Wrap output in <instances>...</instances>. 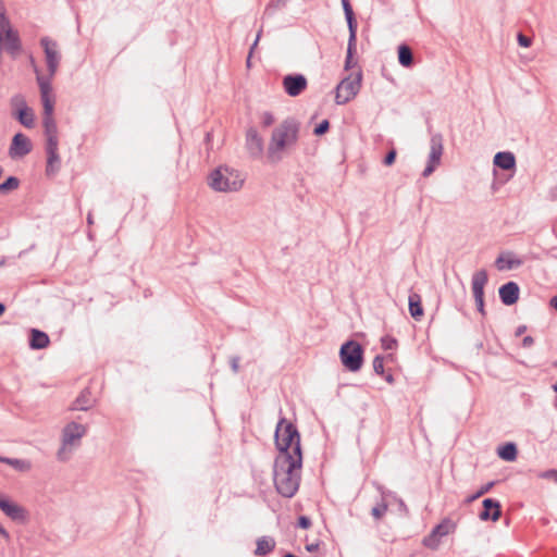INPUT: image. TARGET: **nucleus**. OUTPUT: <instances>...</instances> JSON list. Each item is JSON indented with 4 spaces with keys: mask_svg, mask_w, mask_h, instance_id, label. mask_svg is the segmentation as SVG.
<instances>
[{
    "mask_svg": "<svg viewBox=\"0 0 557 557\" xmlns=\"http://www.w3.org/2000/svg\"><path fill=\"white\" fill-rule=\"evenodd\" d=\"M302 455L277 454L274 461L273 480L276 491L284 497H293L299 488Z\"/></svg>",
    "mask_w": 557,
    "mask_h": 557,
    "instance_id": "obj_1",
    "label": "nucleus"
},
{
    "mask_svg": "<svg viewBox=\"0 0 557 557\" xmlns=\"http://www.w3.org/2000/svg\"><path fill=\"white\" fill-rule=\"evenodd\" d=\"M300 124L294 117H287L276 125L271 133L267 147V159L271 163L282 161L297 145Z\"/></svg>",
    "mask_w": 557,
    "mask_h": 557,
    "instance_id": "obj_2",
    "label": "nucleus"
},
{
    "mask_svg": "<svg viewBox=\"0 0 557 557\" xmlns=\"http://www.w3.org/2000/svg\"><path fill=\"white\" fill-rule=\"evenodd\" d=\"M87 432L85 424L76 421L66 423L61 431L60 446L57 451L59 461H67L81 446L82 438Z\"/></svg>",
    "mask_w": 557,
    "mask_h": 557,
    "instance_id": "obj_3",
    "label": "nucleus"
},
{
    "mask_svg": "<svg viewBox=\"0 0 557 557\" xmlns=\"http://www.w3.org/2000/svg\"><path fill=\"white\" fill-rule=\"evenodd\" d=\"M208 184L215 191L232 193L243 187L244 178L237 170L220 166L210 173Z\"/></svg>",
    "mask_w": 557,
    "mask_h": 557,
    "instance_id": "obj_4",
    "label": "nucleus"
},
{
    "mask_svg": "<svg viewBox=\"0 0 557 557\" xmlns=\"http://www.w3.org/2000/svg\"><path fill=\"white\" fill-rule=\"evenodd\" d=\"M275 445L278 454L301 455L300 435L296 428L285 419H282L276 425Z\"/></svg>",
    "mask_w": 557,
    "mask_h": 557,
    "instance_id": "obj_5",
    "label": "nucleus"
},
{
    "mask_svg": "<svg viewBox=\"0 0 557 557\" xmlns=\"http://www.w3.org/2000/svg\"><path fill=\"white\" fill-rule=\"evenodd\" d=\"M362 84V71L357 69L345 76L336 86L335 102L346 104L360 91Z\"/></svg>",
    "mask_w": 557,
    "mask_h": 557,
    "instance_id": "obj_6",
    "label": "nucleus"
},
{
    "mask_svg": "<svg viewBox=\"0 0 557 557\" xmlns=\"http://www.w3.org/2000/svg\"><path fill=\"white\" fill-rule=\"evenodd\" d=\"M339 358L347 370L351 372L359 371L363 361V350L361 345L355 341L344 343L339 349Z\"/></svg>",
    "mask_w": 557,
    "mask_h": 557,
    "instance_id": "obj_7",
    "label": "nucleus"
},
{
    "mask_svg": "<svg viewBox=\"0 0 557 557\" xmlns=\"http://www.w3.org/2000/svg\"><path fill=\"white\" fill-rule=\"evenodd\" d=\"M0 510L15 523L24 524L29 519L28 510L3 493H0Z\"/></svg>",
    "mask_w": 557,
    "mask_h": 557,
    "instance_id": "obj_8",
    "label": "nucleus"
},
{
    "mask_svg": "<svg viewBox=\"0 0 557 557\" xmlns=\"http://www.w3.org/2000/svg\"><path fill=\"white\" fill-rule=\"evenodd\" d=\"M454 530V522L445 519L434 527L429 535L423 537L422 545L431 550H437L441 546L442 539L450 534Z\"/></svg>",
    "mask_w": 557,
    "mask_h": 557,
    "instance_id": "obj_9",
    "label": "nucleus"
},
{
    "mask_svg": "<svg viewBox=\"0 0 557 557\" xmlns=\"http://www.w3.org/2000/svg\"><path fill=\"white\" fill-rule=\"evenodd\" d=\"M443 136L441 134L432 135L430 139V153L428 159V164L422 172L423 177H429L435 169L441 164V159L443 156Z\"/></svg>",
    "mask_w": 557,
    "mask_h": 557,
    "instance_id": "obj_10",
    "label": "nucleus"
},
{
    "mask_svg": "<svg viewBox=\"0 0 557 557\" xmlns=\"http://www.w3.org/2000/svg\"><path fill=\"white\" fill-rule=\"evenodd\" d=\"M40 45L44 48L48 73L50 74V77H53L58 71L61 60L58 44L49 37H42L40 39Z\"/></svg>",
    "mask_w": 557,
    "mask_h": 557,
    "instance_id": "obj_11",
    "label": "nucleus"
},
{
    "mask_svg": "<svg viewBox=\"0 0 557 557\" xmlns=\"http://www.w3.org/2000/svg\"><path fill=\"white\" fill-rule=\"evenodd\" d=\"M245 148L253 159L261 158L264 152L263 138L255 127H249L246 131Z\"/></svg>",
    "mask_w": 557,
    "mask_h": 557,
    "instance_id": "obj_12",
    "label": "nucleus"
},
{
    "mask_svg": "<svg viewBox=\"0 0 557 557\" xmlns=\"http://www.w3.org/2000/svg\"><path fill=\"white\" fill-rule=\"evenodd\" d=\"M32 151V143L27 136L22 133L14 135L9 154L12 159L23 158Z\"/></svg>",
    "mask_w": 557,
    "mask_h": 557,
    "instance_id": "obj_13",
    "label": "nucleus"
},
{
    "mask_svg": "<svg viewBox=\"0 0 557 557\" xmlns=\"http://www.w3.org/2000/svg\"><path fill=\"white\" fill-rule=\"evenodd\" d=\"M307 78L301 74L286 75L283 78V87L290 97H297L307 88Z\"/></svg>",
    "mask_w": 557,
    "mask_h": 557,
    "instance_id": "obj_14",
    "label": "nucleus"
},
{
    "mask_svg": "<svg viewBox=\"0 0 557 557\" xmlns=\"http://www.w3.org/2000/svg\"><path fill=\"white\" fill-rule=\"evenodd\" d=\"M524 260V257L518 256L512 251H504L496 259L495 265L499 271H508L521 267Z\"/></svg>",
    "mask_w": 557,
    "mask_h": 557,
    "instance_id": "obj_15",
    "label": "nucleus"
},
{
    "mask_svg": "<svg viewBox=\"0 0 557 557\" xmlns=\"http://www.w3.org/2000/svg\"><path fill=\"white\" fill-rule=\"evenodd\" d=\"M499 297L507 305H513L519 298V286L515 282H508L499 288Z\"/></svg>",
    "mask_w": 557,
    "mask_h": 557,
    "instance_id": "obj_16",
    "label": "nucleus"
},
{
    "mask_svg": "<svg viewBox=\"0 0 557 557\" xmlns=\"http://www.w3.org/2000/svg\"><path fill=\"white\" fill-rule=\"evenodd\" d=\"M483 511L480 513L481 520L497 521L500 517V505L497 500L486 498L483 500Z\"/></svg>",
    "mask_w": 557,
    "mask_h": 557,
    "instance_id": "obj_17",
    "label": "nucleus"
},
{
    "mask_svg": "<svg viewBox=\"0 0 557 557\" xmlns=\"http://www.w3.org/2000/svg\"><path fill=\"white\" fill-rule=\"evenodd\" d=\"M49 336L39 330L33 329L30 331L29 346L32 349H44L49 345Z\"/></svg>",
    "mask_w": 557,
    "mask_h": 557,
    "instance_id": "obj_18",
    "label": "nucleus"
},
{
    "mask_svg": "<svg viewBox=\"0 0 557 557\" xmlns=\"http://www.w3.org/2000/svg\"><path fill=\"white\" fill-rule=\"evenodd\" d=\"M494 164L503 170H511L516 165V159L511 152H497L494 157Z\"/></svg>",
    "mask_w": 557,
    "mask_h": 557,
    "instance_id": "obj_19",
    "label": "nucleus"
},
{
    "mask_svg": "<svg viewBox=\"0 0 557 557\" xmlns=\"http://www.w3.org/2000/svg\"><path fill=\"white\" fill-rule=\"evenodd\" d=\"M343 9L345 12V16L347 20L349 33H350V41L356 40V32H357V24L354 17V11L349 3V0H342Z\"/></svg>",
    "mask_w": 557,
    "mask_h": 557,
    "instance_id": "obj_20",
    "label": "nucleus"
},
{
    "mask_svg": "<svg viewBox=\"0 0 557 557\" xmlns=\"http://www.w3.org/2000/svg\"><path fill=\"white\" fill-rule=\"evenodd\" d=\"M0 462L7 463L17 472H28L32 469V462L27 459L7 458L0 456Z\"/></svg>",
    "mask_w": 557,
    "mask_h": 557,
    "instance_id": "obj_21",
    "label": "nucleus"
},
{
    "mask_svg": "<svg viewBox=\"0 0 557 557\" xmlns=\"http://www.w3.org/2000/svg\"><path fill=\"white\" fill-rule=\"evenodd\" d=\"M487 283V274L485 271H479L472 276L473 296L484 295V286Z\"/></svg>",
    "mask_w": 557,
    "mask_h": 557,
    "instance_id": "obj_22",
    "label": "nucleus"
},
{
    "mask_svg": "<svg viewBox=\"0 0 557 557\" xmlns=\"http://www.w3.org/2000/svg\"><path fill=\"white\" fill-rule=\"evenodd\" d=\"M94 406L90 392L83 391L72 405L73 410H88Z\"/></svg>",
    "mask_w": 557,
    "mask_h": 557,
    "instance_id": "obj_23",
    "label": "nucleus"
},
{
    "mask_svg": "<svg viewBox=\"0 0 557 557\" xmlns=\"http://www.w3.org/2000/svg\"><path fill=\"white\" fill-rule=\"evenodd\" d=\"M60 164L61 159L59 152H47V175H54L60 170Z\"/></svg>",
    "mask_w": 557,
    "mask_h": 557,
    "instance_id": "obj_24",
    "label": "nucleus"
},
{
    "mask_svg": "<svg viewBox=\"0 0 557 557\" xmlns=\"http://www.w3.org/2000/svg\"><path fill=\"white\" fill-rule=\"evenodd\" d=\"M398 62L405 67H410L413 64V55L409 46L400 45L398 47Z\"/></svg>",
    "mask_w": 557,
    "mask_h": 557,
    "instance_id": "obj_25",
    "label": "nucleus"
},
{
    "mask_svg": "<svg viewBox=\"0 0 557 557\" xmlns=\"http://www.w3.org/2000/svg\"><path fill=\"white\" fill-rule=\"evenodd\" d=\"M275 546V542L271 537H260L257 541V548H256V555L263 556L270 553Z\"/></svg>",
    "mask_w": 557,
    "mask_h": 557,
    "instance_id": "obj_26",
    "label": "nucleus"
},
{
    "mask_svg": "<svg viewBox=\"0 0 557 557\" xmlns=\"http://www.w3.org/2000/svg\"><path fill=\"white\" fill-rule=\"evenodd\" d=\"M409 311L411 317L416 320H419L423 315V309L419 295L413 294L409 296Z\"/></svg>",
    "mask_w": 557,
    "mask_h": 557,
    "instance_id": "obj_27",
    "label": "nucleus"
},
{
    "mask_svg": "<svg viewBox=\"0 0 557 557\" xmlns=\"http://www.w3.org/2000/svg\"><path fill=\"white\" fill-rule=\"evenodd\" d=\"M498 456L506 461H515L517 458V447L513 443H507L498 448Z\"/></svg>",
    "mask_w": 557,
    "mask_h": 557,
    "instance_id": "obj_28",
    "label": "nucleus"
},
{
    "mask_svg": "<svg viewBox=\"0 0 557 557\" xmlns=\"http://www.w3.org/2000/svg\"><path fill=\"white\" fill-rule=\"evenodd\" d=\"M35 72L37 74V83L40 89V96L50 95L52 92L50 74L48 76H44L39 74L37 67H35Z\"/></svg>",
    "mask_w": 557,
    "mask_h": 557,
    "instance_id": "obj_29",
    "label": "nucleus"
},
{
    "mask_svg": "<svg viewBox=\"0 0 557 557\" xmlns=\"http://www.w3.org/2000/svg\"><path fill=\"white\" fill-rule=\"evenodd\" d=\"M17 119L25 127L30 128L34 126V114L28 108L20 109Z\"/></svg>",
    "mask_w": 557,
    "mask_h": 557,
    "instance_id": "obj_30",
    "label": "nucleus"
},
{
    "mask_svg": "<svg viewBox=\"0 0 557 557\" xmlns=\"http://www.w3.org/2000/svg\"><path fill=\"white\" fill-rule=\"evenodd\" d=\"M355 41H350V39L348 40V48H347V55H346V60H345V71H349V70H357V69H360L357 63L354 61V58H352V49H354V46H355Z\"/></svg>",
    "mask_w": 557,
    "mask_h": 557,
    "instance_id": "obj_31",
    "label": "nucleus"
},
{
    "mask_svg": "<svg viewBox=\"0 0 557 557\" xmlns=\"http://www.w3.org/2000/svg\"><path fill=\"white\" fill-rule=\"evenodd\" d=\"M42 123L46 136L58 135L57 124L52 115H44Z\"/></svg>",
    "mask_w": 557,
    "mask_h": 557,
    "instance_id": "obj_32",
    "label": "nucleus"
},
{
    "mask_svg": "<svg viewBox=\"0 0 557 557\" xmlns=\"http://www.w3.org/2000/svg\"><path fill=\"white\" fill-rule=\"evenodd\" d=\"M18 185L20 181L14 176H10L9 178H7L5 182L0 184V194H5L10 190H14L18 187Z\"/></svg>",
    "mask_w": 557,
    "mask_h": 557,
    "instance_id": "obj_33",
    "label": "nucleus"
},
{
    "mask_svg": "<svg viewBox=\"0 0 557 557\" xmlns=\"http://www.w3.org/2000/svg\"><path fill=\"white\" fill-rule=\"evenodd\" d=\"M41 97V102H42V107H44V115H52L53 113V108H54V100H53V97L52 95H45V96H40Z\"/></svg>",
    "mask_w": 557,
    "mask_h": 557,
    "instance_id": "obj_34",
    "label": "nucleus"
},
{
    "mask_svg": "<svg viewBox=\"0 0 557 557\" xmlns=\"http://www.w3.org/2000/svg\"><path fill=\"white\" fill-rule=\"evenodd\" d=\"M260 123L263 127L272 126L275 123V116L270 111H263L259 115Z\"/></svg>",
    "mask_w": 557,
    "mask_h": 557,
    "instance_id": "obj_35",
    "label": "nucleus"
},
{
    "mask_svg": "<svg viewBox=\"0 0 557 557\" xmlns=\"http://www.w3.org/2000/svg\"><path fill=\"white\" fill-rule=\"evenodd\" d=\"M288 0H272L265 8V14H272L274 11L286 7Z\"/></svg>",
    "mask_w": 557,
    "mask_h": 557,
    "instance_id": "obj_36",
    "label": "nucleus"
},
{
    "mask_svg": "<svg viewBox=\"0 0 557 557\" xmlns=\"http://www.w3.org/2000/svg\"><path fill=\"white\" fill-rule=\"evenodd\" d=\"M46 152H58V135L46 136Z\"/></svg>",
    "mask_w": 557,
    "mask_h": 557,
    "instance_id": "obj_37",
    "label": "nucleus"
},
{
    "mask_svg": "<svg viewBox=\"0 0 557 557\" xmlns=\"http://www.w3.org/2000/svg\"><path fill=\"white\" fill-rule=\"evenodd\" d=\"M494 484H495L494 482H488L485 485L481 486V488L474 495L470 496L467 499V503H471V502L475 500L476 498H479L480 496L486 494L494 486Z\"/></svg>",
    "mask_w": 557,
    "mask_h": 557,
    "instance_id": "obj_38",
    "label": "nucleus"
},
{
    "mask_svg": "<svg viewBox=\"0 0 557 557\" xmlns=\"http://www.w3.org/2000/svg\"><path fill=\"white\" fill-rule=\"evenodd\" d=\"M386 511H387V504L383 502L382 504L372 508V516L375 519H380L385 515Z\"/></svg>",
    "mask_w": 557,
    "mask_h": 557,
    "instance_id": "obj_39",
    "label": "nucleus"
},
{
    "mask_svg": "<svg viewBox=\"0 0 557 557\" xmlns=\"http://www.w3.org/2000/svg\"><path fill=\"white\" fill-rule=\"evenodd\" d=\"M539 478L544 479V480H550V481L557 483V470L550 469V470L542 471L539 473Z\"/></svg>",
    "mask_w": 557,
    "mask_h": 557,
    "instance_id": "obj_40",
    "label": "nucleus"
},
{
    "mask_svg": "<svg viewBox=\"0 0 557 557\" xmlns=\"http://www.w3.org/2000/svg\"><path fill=\"white\" fill-rule=\"evenodd\" d=\"M373 370L377 374H383L384 372V361L381 356H376L373 360Z\"/></svg>",
    "mask_w": 557,
    "mask_h": 557,
    "instance_id": "obj_41",
    "label": "nucleus"
},
{
    "mask_svg": "<svg viewBox=\"0 0 557 557\" xmlns=\"http://www.w3.org/2000/svg\"><path fill=\"white\" fill-rule=\"evenodd\" d=\"M330 123L327 120H323L315 128H314V135L321 136L325 134L329 131Z\"/></svg>",
    "mask_w": 557,
    "mask_h": 557,
    "instance_id": "obj_42",
    "label": "nucleus"
},
{
    "mask_svg": "<svg viewBox=\"0 0 557 557\" xmlns=\"http://www.w3.org/2000/svg\"><path fill=\"white\" fill-rule=\"evenodd\" d=\"M11 103H12V106L18 108V110L22 108H27L26 103H25V99L22 95L13 96L11 99Z\"/></svg>",
    "mask_w": 557,
    "mask_h": 557,
    "instance_id": "obj_43",
    "label": "nucleus"
},
{
    "mask_svg": "<svg viewBox=\"0 0 557 557\" xmlns=\"http://www.w3.org/2000/svg\"><path fill=\"white\" fill-rule=\"evenodd\" d=\"M397 346V342L392 337L382 338V347L386 350L394 349Z\"/></svg>",
    "mask_w": 557,
    "mask_h": 557,
    "instance_id": "obj_44",
    "label": "nucleus"
},
{
    "mask_svg": "<svg viewBox=\"0 0 557 557\" xmlns=\"http://www.w3.org/2000/svg\"><path fill=\"white\" fill-rule=\"evenodd\" d=\"M396 156H397L396 150L394 148L391 149L388 151V153L385 156L383 163L387 166L392 165L395 162Z\"/></svg>",
    "mask_w": 557,
    "mask_h": 557,
    "instance_id": "obj_45",
    "label": "nucleus"
},
{
    "mask_svg": "<svg viewBox=\"0 0 557 557\" xmlns=\"http://www.w3.org/2000/svg\"><path fill=\"white\" fill-rule=\"evenodd\" d=\"M517 39H518V44H519L521 47H524V48L530 47V46H531V44H532L531 38H529V37L524 36V35H523V34H521V33H520V34H518Z\"/></svg>",
    "mask_w": 557,
    "mask_h": 557,
    "instance_id": "obj_46",
    "label": "nucleus"
},
{
    "mask_svg": "<svg viewBox=\"0 0 557 557\" xmlns=\"http://www.w3.org/2000/svg\"><path fill=\"white\" fill-rule=\"evenodd\" d=\"M475 304L478 310L483 314L484 313V295L474 296Z\"/></svg>",
    "mask_w": 557,
    "mask_h": 557,
    "instance_id": "obj_47",
    "label": "nucleus"
},
{
    "mask_svg": "<svg viewBox=\"0 0 557 557\" xmlns=\"http://www.w3.org/2000/svg\"><path fill=\"white\" fill-rule=\"evenodd\" d=\"M0 536L7 542L9 543L11 541V535L9 533V531L2 525V523L0 522Z\"/></svg>",
    "mask_w": 557,
    "mask_h": 557,
    "instance_id": "obj_48",
    "label": "nucleus"
},
{
    "mask_svg": "<svg viewBox=\"0 0 557 557\" xmlns=\"http://www.w3.org/2000/svg\"><path fill=\"white\" fill-rule=\"evenodd\" d=\"M310 524H311L310 520L305 516L300 517L298 520V525L302 529H308L310 527Z\"/></svg>",
    "mask_w": 557,
    "mask_h": 557,
    "instance_id": "obj_49",
    "label": "nucleus"
},
{
    "mask_svg": "<svg viewBox=\"0 0 557 557\" xmlns=\"http://www.w3.org/2000/svg\"><path fill=\"white\" fill-rule=\"evenodd\" d=\"M259 38H260V33L257 35V38H256L255 42L252 44L251 49H250V52H249V55H248V58H247V65H248V66H250V59H251V54H252L253 49H255V48L257 47V45H258Z\"/></svg>",
    "mask_w": 557,
    "mask_h": 557,
    "instance_id": "obj_50",
    "label": "nucleus"
},
{
    "mask_svg": "<svg viewBox=\"0 0 557 557\" xmlns=\"http://www.w3.org/2000/svg\"><path fill=\"white\" fill-rule=\"evenodd\" d=\"M231 367H232V370H233L234 372H237V371H238V369H239V358H237V357L232 358V360H231Z\"/></svg>",
    "mask_w": 557,
    "mask_h": 557,
    "instance_id": "obj_51",
    "label": "nucleus"
},
{
    "mask_svg": "<svg viewBox=\"0 0 557 557\" xmlns=\"http://www.w3.org/2000/svg\"><path fill=\"white\" fill-rule=\"evenodd\" d=\"M522 344L524 347H530L533 344V338L531 336H525Z\"/></svg>",
    "mask_w": 557,
    "mask_h": 557,
    "instance_id": "obj_52",
    "label": "nucleus"
},
{
    "mask_svg": "<svg viewBox=\"0 0 557 557\" xmlns=\"http://www.w3.org/2000/svg\"><path fill=\"white\" fill-rule=\"evenodd\" d=\"M318 548H319L318 543H312V544L306 545V549L310 553L315 552Z\"/></svg>",
    "mask_w": 557,
    "mask_h": 557,
    "instance_id": "obj_53",
    "label": "nucleus"
},
{
    "mask_svg": "<svg viewBox=\"0 0 557 557\" xmlns=\"http://www.w3.org/2000/svg\"><path fill=\"white\" fill-rule=\"evenodd\" d=\"M397 502H398L400 509L404 511H407V507H406L405 503L403 502V499L397 498Z\"/></svg>",
    "mask_w": 557,
    "mask_h": 557,
    "instance_id": "obj_54",
    "label": "nucleus"
},
{
    "mask_svg": "<svg viewBox=\"0 0 557 557\" xmlns=\"http://www.w3.org/2000/svg\"><path fill=\"white\" fill-rule=\"evenodd\" d=\"M550 305L554 307V309L557 311V296L552 298Z\"/></svg>",
    "mask_w": 557,
    "mask_h": 557,
    "instance_id": "obj_55",
    "label": "nucleus"
},
{
    "mask_svg": "<svg viewBox=\"0 0 557 557\" xmlns=\"http://www.w3.org/2000/svg\"><path fill=\"white\" fill-rule=\"evenodd\" d=\"M385 380H386V382H387V383H389V384H392V383L394 382V377H393V375H392V374H387V375L385 376Z\"/></svg>",
    "mask_w": 557,
    "mask_h": 557,
    "instance_id": "obj_56",
    "label": "nucleus"
},
{
    "mask_svg": "<svg viewBox=\"0 0 557 557\" xmlns=\"http://www.w3.org/2000/svg\"><path fill=\"white\" fill-rule=\"evenodd\" d=\"M4 310H5L4 305L0 302V317L3 314Z\"/></svg>",
    "mask_w": 557,
    "mask_h": 557,
    "instance_id": "obj_57",
    "label": "nucleus"
},
{
    "mask_svg": "<svg viewBox=\"0 0 557 557\" xmlns=\"http://www.w3.org/2000/svg\"><path fill=\"white\" fill-rule=\"evenodd\" d=\"M87 220H88V223H89V224H91V223H92L91 214H89V215H88Z\"/></svg>",
    "mask_w": 557,
    "mask_h": 557,
    "instance_id": "obj_58",
    "label": "nucleus"
},
{
    "mask_svg": "<svg viewBox=\"0 0 557 557\" xmlns=\"http://www.w3.org/2000/svg\"><path fill=\"white\" fill-rule=\"evenodd\" d=\"M284 557H296V556H295V555H293V554H287V555H285Z\"/></svg>",
    "mask_w": 557,
    "mask_h": 557,
    "instance_id": "obj_59",
    "label": "nucleus"
},
{
    "mask_svg": "<svg viewBox=\"0 0 557 557\" xmlns=\"http://www.w3.org/2000/svg\"><path fill=\"white\" fill-rule=\"evenodd\" d=\"M554 391L557 392V382L554 384Z\"/></svg>",
    "mask_w": 557,
    "mask_h": 557,
    "instance_id": "obj_60",
    "label": "nucleus"
},
{
    "mask_svg": "<svg viewBox=\"0 0 557 557\" xmlns=\"http://www.w3.org/2000/svg\"><path fill=\"white\" fill-rule=\"evenodd\" d=\"M3 174V169L0 166V177L2 176Z\"/></svg>",
    "mask_w": 557,
    "mask_h": 557,
    "instance_id": "obj_61",
    "label": "nucleus"
}]
</instances>
